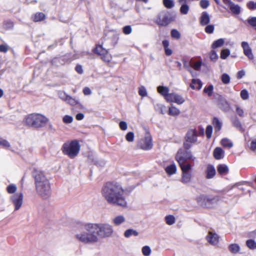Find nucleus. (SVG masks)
<instances>
[{"instance_id": "58836bf2", "label": "nucleus", "mask_w": 256, "mask_h": 256, "mask_svg": "<svg viewBox=\"0 0 256 256\" xmlns=\"http://www.w3.org/2000/svg\"><path fill=\"white\" fill-rule=\"evenodd\" d=\"M163 4L168 8H172L174 6V3L172 0H163Z\"/></svg>"}, {"instance_id": "4d7b16f0", "label": "nucleus", "mask_w": 256, "mask_h": 256, "mask_svg": "<svg viewBox=\"0 0 256 256\" xmlns=\"http://www.w3.org/2000/svg\"><path fill=\"white\" fill-rule=\"evenodd\" d=\"M120 128L122 130H126L128 128V124L126 122L122 121L119 124Z\"/></svg>"}, {"instance_id": "9b49d317", "label": "nucleus", "mask_w": 256, "mask_h": 256, "mask_svg": "<svg viewBox=\"0 0 256 256\" xmlns=\"http://www.w3.org/2000/svg\"><path fill=\"white\" fill-rule=\"evenodd\" d=\"M166 100L168 102H175L178 104H182L185 101L184 99L181 96L176 93L170 94V95L167 96Z\"/></svg>"}, {"instance_id": "3c124183", "label": "nucleus", "mask_w": 256, "mask_h": 256, "mask_svg": "<svg viewBox=\"0 0 256 256\" xmlns=\"http://www.w3.org/2000/svg\"><path fill=\"white\" fill-rule=\"evenodd\" d=\"M240 96L244 100H248V93L246 90H244L240 92Z\"/></svg>"}, {"instance_id": "c03bdc74", "label": "nucleus", "mask_w": 256, "mask_h": 256, "mask_svg": "<svg viewBox=\"0 0 256 256\" xmlns=\"http://www.w3.org/2000/svg\"><path fill=\"white\" fill-rule=\"evenodd\" d=\"M126 139L128 142H132L134 140V132H128L126 136Z\"/></svg>"}, {"instance_id": "a18cd8bd", "label": "nucleus", "mask_w": 256, "mask_h": 256, "mask_svg": "<svg viewBox=\"0 0 256 256\" xmlns=\"http://www.w3.org/2000/svg\"><path fill=\"white\" fill-rule=\"evenodd\" d=\"M16 186L14 184H10L7 187V192L9 194H13L16 190Z\"/></svg>"}, {"instance_id": "bb28decb", "label": "nucleus", "mask_w": 256, "mask_h": 256, "mask_svg": "<svg viewBox=\"0 0 256 256\" xmlns=\"http://www.w3.org/2000/svg\"><path fill=\"white\" fill-rule=\"evenodd\" d=\"M139 233L136 230L134 229L130 228L126 230L124 234V237L128 238L132 236H138Z\"/></svg>"}, {"instance_id": "13d9d810", "label": "nucleus", "mask_w": 256, "mask_h": 256, "mask_svg": "<svg viewBox=\"0 0 256 256\" xmlns=\"http://www.w3.org/2000/svg\"><path fill=\"white\" fill-rule=\"evenodd\" d=\"M4 26L6 29H11L14 26V24L12 22H6L4 23Z\"/></svg>"}, {"instance_id": "b1692460", "label": "nucleus", "mask_w": 256, "mask_h": 256, "mask_svg": "<svg viewBox=\"0 0 256 256\" xmlns=\"http://www.w3.org/2000/svg\"><path fill=\"white\" fill-rule=\"evenodd\" d=\"M214 156L216 159L220 160L224 156V151L220 148H216L214 151Z\"/></svg>"}, {"instance_id": "f3484780", "label": "nucleus", "mask_w": 256, "mask_h": 256, "mask_svg": "<svg viewBox=\"0 0 256 256\" xmlns=\"http://www.w3.org/2000/svg\"><path fill=\"white\" fill-rule=\"evenodd\" d=\"M170 22V19L166 14H161L158 16L156 20V23L162 26H166Z\"/></svg>"}, {"instance_id": "ea45409f", "label": "nucleus", "mask_w": 256, "mask_h": 256, "mask_svg": "<svg viewBox=\"0 0 256 256\" xmlns=\"http://www.w3.org/2000/svg\"><path fill=\"white\" fill-rule=\"evenodd\" d=\"M230 54V51L228 49L222 50L220 52V58L226 59Z\"/></svg>"}, {"instance_id": "69168bd1", "label": "nucleus", "mask_w": 256, "mask_h": 256, "mask_svg": "<svg viewBox=\"0 0 256 256\" xmlns=\"http://www.w3.org/2000/svg\"><path fill=\"white\" fill-rule=\"evenodd\" d=\"M0 145H2L5 148H9L10 146V143L4 140H0Z\"/></svg>"}, {"instance_id": "473e14b6", "label": "nucleus", "mask_w": 256, "mask_h": 256, "mask_svg": "<svg viewBox=\"0 0 256 256\" xmlns=\"http://www.w3.org/2000/svg\"><path fill=\"white\" fill-rule=\"evenodd\" d=\"M224 42V40L223 38H220L215 40L212 45V48H216L222 46Z\"/></svg>"}, {"instance_id": "c756f323", "label": "nucleus", "mask_w": 256, "mask_h": 256, "mask_svg": "<svg viewBox=\"0 0 256 256\" xmlns=\"http://www.w3.org/2000/svg\"><path fill=\"white\" fill-rule=\"evenodd\" d=\"M180 114L178 108L175 106H171L168 109V114L172 116H176Z\"/></svg>"}, {"instance_id": "864d4df0", "label": "nucleus", "mask_w": 256, "mask_h": 256, "mask_svg": "<svg viewBox=\"0 0 256 256\" xmlns=\"http://www.w3.org/2000/svg\"><path fill=\"white\" fill-rule=\"evenodd\" d=\"M214 30V26L212 24L208 25L205 28V32L208 34H212Z\"/></svg>"}, {"instance_id": "7c9ffc66", "label": "nucleus", "mask_w": 256, "mask_h": 256, "mask_svg": "<svg viewBox=\"0 0 256 256\" xmlns=\"http://www.w3.org/2000/svg\"><path fill=\"white\" fill-rule=\"evenodd\" d=\"M212 124L216 130H220L222 126V122H220L218 118H214L213 119Z\"/></svg>"}, {"instance_id": "e2e57ef3", "label": "nucleus", "mask_w": 256, "mask_h": 256, "mask_svg": "<svg viewBox=\"0 0 256 256\" xmlns=\"http://www.w3.org/2000/svg\"><path fill=\"white\" fill-rule=\"evenodd\" d=\"M236 114L240 116H244V111L242 108L239 107L238 106H236Z\"/></svg>"}, {"instance_id": "6e6552de", "label": "nucleus", "mask_w": 256, "mask_h": 256, "mask_svg": "<svg viewBox=\"0 0 256 256\" xmlns=\"http://www.w3.org/2000/svg\"><path fill=\"white\" fill-rule=\"evenodd\" d=\"M94 52L100 56L101 59L104 62H109L112 59V56L108 50L104 48L101 45L96 46Z\"/></svg>"}, {"instance_id": "09e8293b", "label": "nucleus", "mask_w": 256, "mask_h": 256, "mask_svg": "<svg viewBox=\"0 0 256 256\" xmlns=\"http://www.w3.org/2000/svg\"><path fill=\"white\" fill-rule=\"evenodd\" d=\"M212 132V127L210 126H208L206 127V137L208 138H210L211 137Z\"/></svg>"}, {"instance_id": "5701e85b", "label": "nucleus", "mask_w": 256, "mask_h": 256, "mask_svg": "<svg viewBox=\"0 0 256 256\" xmlns=\"http://www.w3.org/2000/svg\"><path fill=\"white\" fill-rule=\"evenodd\" d=\"M228 250L232 254H236L240 252V248L237 244H232L228 246Z\"/></svg>"}, {"instance_id": "052dcab7", "label": "nucleus", "mask_w": 256, "mask_h": 256, "mask_svg": "<svg viewBox=\"0 0 256 256\" xmlns=\"http://www.w3.org/2000/svg\"><path fill=\"white\" fill-rule=\"evenodd\" d=\"M59 96L60 99L66 102L69 96L66 94L65 92H61L60 93Z\"/></svg>"}, {"instance_id": "393cba45", "label": "nucleus", "mask_w": 256, "mask_h": 256, "mask_svg": "<svg viewBox=\"0 0 256 256\" xmlns=\"http://www.w3.org/2000/svg\"><path fill=\"white\" fill-rule=\"evenodd\" d=\"M202 84L200 80L192 79L190 86L194 90H200L202 87Z\"/></svg>"}, {"instance_id": "de8ad7c7", "label": "nucleus", "mask_w": 256, "mask_h": 256, "mask_svg": "<svg viewBox=\"0 0 256 256\" xmlns=\"http://www.w3.org/2000/svg\"><path fill=\"white\" fill-rule=\"evenodd\" d=\"M200 4L202 8H206L210 5L209 1L208 0H201Z\"/></svg>"}, {"instance_id": "e433bc0d", "label": "nucleus", "mask_w": 256, "mask_h": 256, "mask_svg": "<svg viewBox=\"0 0 256 256\" xmlns=\"http://www.w3.org/2000/svg\"><path fill=\"white\" fill-rule=\"evenodd\" d=\"M66 102L72 106H74L79 104L78 100L70 96H68Z\"/></svg>"}, {"instance_id": "20e7f679", "label": "nucleus", "mask_w": 256, "mask_h": 256, "mask_svg": "<svg viewBox=\"0 0 256 256\" xmlns=\"http://www.w3.org/2000/svg\"><path fill=\"white\" fill-rule=\"evenodd\" d=\"M25 123L30 126L40 128L44 126L48 122L45 116L39 114H32L28 115L24 119Z\"/></svg>"}, {"instance_id": "603ef678", "label": "nucleus", "mask_w": 256, "mask_h": 256, "mask_svg": "<svg viewBox=\"0 0 256 256\" xmlns=\"http://www.w3.org/2000/svg\"><path fill=\"white\" fill-rule=\"evenodd\" d=\"M210 57L211 60L216 61L218 58V56L215 51L212 50L210 54Z\"/></svg>"}, {"instance_id": "bf43d9fd", "label": "nucleus", "mask_w": 256, "mask_h": 256, "mask_svg": "<svg viewBox=\"0 0 256 256\" xmlns=\"http://www.w3.org/2000/svg\"><path fill=\"white\" fill-rule=\"evenodd\" d=\"M8 50V46L6 44L0 45V52L6 53Z\"/></svg>"}, {"instance_id": "72a5a7b5", "label": "nucleus", "mask_w": 256, "mask_h": 256, "mask_svg": "<svg viewBox=\"0 0 256 256\" xmlns=\"http://www.w3.org/2000/svg\"><path fill=\"white\" fill-rule=\"evenodd\" d=\"M142 252L144 256H150L152 252V250L149 246H144L142 248Z\"/></svg>"}, {"instance_id": "680f3d73", "label": "nucleus", "mask_w": 256, "mask_h": 256, "mask_svg": "<svg viewBox=\"0 0 256 256\" xmlns=\"http://www.w3.org/2000/svg\"><path fill=\"white\" fill-rule=\"evenodd\" d=\"M248 23L252 26H256V17H252L248 20Z\"/></svg>"}, {"instance_id": "2eb2a0df", "label": "nucleus", "mask_w": 256, "mask_h": 256, "mask_svg": "<svg viewBox=\"0 0 256 256\" xmlns=\"http://www.w3.org/2000/svg\"><path fill=\"white\" fill-rule=\"evenodd\" d=\"M126 222L125 216L122 214L116 215L112 218V224L116 226H118Z\"/></svg>"}, {"instance_id": "c9c22d12", "label": "nucleus", "mask_w": 256, "mask_h": 256, "mask_svg": "<svg viewBox=\"0 0 256 256\" xmlns=\"http://www.w3.org/2000/svg\"><path fill=\"white\" fill-rule=\"evenodd\" d=\"M246 244L249 248L251 250L256 249V242L254 240H246Z\"/></svg>"}, {"instance_id": "423d86ee", "label": "nucleus", "mask_w": 256, "mask_h": 256, "mask_svg": "<svg viewBox=\"0 0 256 256\" xmlns=\"http://www.w3.org/2000/svg\"><path fill=\"white\" fill-rule=\"evenodd\" d=\"M175 158L178 162L180 167H182L190 164V163H187L186 162V160H194L195 158L193 156L191 152L180 149L178 151Z\"/></svg>"}, {"instance_id": "412c9836", "label": "nucleus", "mask_w": 256, "mask_h": 256, "mask_svg": "<svg viewBox=\"0 0 256 256\" xmlns=\"http://www.w3.org/2000/svg\"><path fill=\"white\" fill-rule=\"evenodd\" d=\"M157 90L158 93H160L162 96L164 97L166 100V98L170 95L169 88L164 86H158L157 88Z\"/></svg>"}, {"instance_id": "f03ea898", "label": "nucleus", "mask_w": 256, "mask_h": 256, "mask_svg": "<svg viewBox=\"0 0 256 256\" xmlns=\"http://www.w3.org/2000/svg\"><path fill=\"white\" fill-rule=\"evenodd\" d=\"M102 194L107 202L112 206L122 208L127 206L124 190L118 184L106 183L102 188Z\"/></svg>"}, {"instance_id": "9d476101", "label": "nucleus", "mask_w": 256, "mask_h": 256, "mask_svg": "<svg viewBox=\"0 0 256 256\" xmlns=\"http://www.w3.org/2000/svg\"><path fill=\"white\" fill-rule=\"evenodd\" d=\"M24 196L22 192H18L12 196L10 200L14 206V210H18L22 207L23 204Z\"/></svg>"}, {"instance_id": "0eeeda50", "label": "nucleus", "mask_w": 256, "mask_h": 256, "mask_svg": "<svg viewBox=\"0 0 256 256\" xmlns=\"http://www.w3.org/2000/svg\"><path fill=\"white\" fill-rule=\"evenodd\" d=\"M182 170L180 182L184 184H188L192 180V174L190 172L192 166L191 164L180 167Z\"/></svg>"}, {"instance_id": "f257e3e1", "label": "nucleus", "mask_w": 256, "mask_h": 256, "mask_svg": "<svg viewBox=\"0 0 256 256\" xmlns=\"http://www.w3.org/2000/svg\"><path fill=\"white\" fill-rule=\"evenodd\" d=\"M113 226L108 222H80L74 230V238L84 244H94L114 236Z\"/></svg>"}, {"instance_id": "79ce46f5", "label": "nucleus", "mask_w": 256, "mask_h": 256, "mask_svg": "<svg viewBox=\"0 0 256 256\" xmlns=\"http://www.w3.org/2000/svg\"><path fill=\"white\" fill-rule=\"evenodd\" d=\"M62 120L65 124H70L73 121V118L69 115H66L63 117Z\"/></svg>"}, {"instance_id": "a19ab883", "label": "nucleus", "mask_w": 256, "mask_h": 256, "mask_svg": "<svg viewBox=\"0 0 256 256\" xmlns=\"http://www.w3.org/2000/svg\"><path fill=\"white\" fill-rule=\"evenodd\" d=\"M171 36L176 40L179 39L180 38V32L174 29L171 31Z\"/></svg>"}, {"instance_id": "774afa93", "label": "nucleus", "mask_w": 256, "mask_h": 256, "mask_svg": "<svg viewBox=\"0 0 256 256\" xmlns=\"http://www.w3.org/2000/svg\"><path fill=\"white\" fill-rule=\"evenodd\" d=\"M83 92L85 95H90L91 94L92 92L88 88L86 87L83 90Z\"/></svg>"}, {"instance_id": "37998d69", "label": "nucleus", "mask_w": 256, "mask_h": 256, "mask_svg": "<svg viewBox=\"0 0 256 256\" xmlns=\"http://www.w3.org/2000/svg\"><path fill=\"white\" fill-rule=\"evenodd\" d=\"M213 88V86L212 85H210L208 87L205 88L204 90V91L208 96H210L212 94Z\"/></svg>"}, {"instance_id": "0e129e2a", "label": "nucleus", "mask_w": 256, "mask_h": 256, "mask_svg": "<svg viewBox=\"0 0 256 256\" xmlns=\"http://www.w3.org/2000/svg\"><path fill=\"white\" fill-rule=\"evenodd\" d=\"M247 6L250 10L256 9V2H254L252 1L248 3Z\"/></svg>"}, {"instance_id": "4be33fe9", "label": "nucleus", "mask_w": 256, "mask_h": 256, "mask_svg": "<svg viewBox=\"0 0 256 256\" xmlns=\"http://www.w3.org/2000/svg\"><path fill=\"white\" fill-rule=\"evenodd\" d=\"M165 171L166 173L169 176L175 174L177 171V168L176 164H172L169 166H168L165 168Z\"/></svg>"}, {"instance_id": "6ab92c4d", "label": "nucleus", "mask_w": 256, "mask_h": 256, "mask_svg": "<svg viewBox=\"0 0 256 256\" xmlns=\"http://www.w3.org/2000/svg\"><path fill=\"white\" fill-rule=\"evenodd\" d=\"M206 178L208 179L212 178L216 174V170L212 165H208L206 170Z\"/></svg>"}, {"instance_id": "f8f14e48", "label": "nucleus", "mask_w": 256, "mask_h": 256, "mask_svg": "<svg viewBox=\"0 0 256 256\" xmlns=\"http://www.w3.org/2000/svg\"><path fill=\"white\" fill-rule=\"evenodd\" d=\"M206 240L210 244L216 246L218 243L219 236L216 234L209 232L206 236Z\"/></svg>"}, {"instance_id": "a211bd4d", "label": "nucleus", "mask_w": 256, "mask_h": 256, "mask_svg": "<svg viewBox=\"0 0 256 256\" xmlns=\"http://www.w3.org/2000/svg\"><path fill=\"white\" fill-rule=\"evenodd\" d=\"M212 200V199L206 196L200 195L196 198V202L201 206H206L208 202Z\"/></svg>"}, {"instance_id": "1a4fd4ad", "label": "nucleus", "mask_w": 256, "mask_h": 256, "mask_svg": "<svg viewBox=\"0 0 256 256\" xmlns=\"http://www.w3.org/2000/svg\"><path fill=\"white\" fill-rule=\"evenodd\" d=\"M152 138L148 132H146L144 138L138 142V146L142 150H148L152 148Z\"/></svg>"}, {"instance_id": "dca6fc26", "label": "nucleus", "mask_w": 256, "mask_h": 256, "mask_svg": "<svg viewBox=\"0 0 256 256\" xmlns=\"http://www.w3.org/2000/svg\"><path fill=\"white\" fill-rule=\"evenodd\" d=\"M192 0H178V2L181 4L180 12L183 14H186L189 10V6L188 4L190 3Z\"/></svg>"}, {"instance_id": "39448f33", "label": "nucleus", "mask_w": 256, "mask_h": 256, "mask_svg": "<svg viewBox=\"0 0 256 256\" xmlns=\"http://www.w3.org/2000/svg\"><path fill=\"white\" fill-rule=\"evenodd\" d=\"M62 152L70 158L76 156L80 150V145L78 141L73 140L64 144L62 148Z\"/></svg>"}, {"instance_id": "7ed1b4c3", "label": "nucleus", "mask_w": 256, "mask_h": 256, "mask_svg": "<svg viewBox=\"0 0 256 256\" xmlns=\"http://www.w3.org/2000/svg\"><path fill=\"white\" fill-rule=\"evenodd\" d=\"M34 177L36 192L44 198L49 197L51 193L50 184L46 174L42 171L35 170Z\"/></svg>"}, {"instance_id": "6e6d98bb", "label": "nucleus", "mask_w": 256, "mask_h": 256, "mask_svg": "<svg viewBox=\"0 0 256 256\" xmlns=\"http://www.w3.org/2000/svg\"><path fill=\"white\" fill-rule=\"evenodd\" d=\"M250 148L252 151H255L256 150V140H252L250 145Z\"/></svg>"}, {"instance_id": "ddd939ff", "label": "nucleus", "mask_w": 256, "mask_h": 256, "mask_svg": "<svg viewBox=\"0 0 256 256\" xmlns=\"http://www.w3.org/2000/svg\"><path fill=\"white\" fill-rule=\"evenodd\" d=\"M241 46L243 48L244 55L246 56L249 60H253L254 55L248 44L246 42H242L241 44Z\"/></svg>"}, {"instance_id": "8fccbe9b", "label": "nucleus", "mask_w": 256, "mask_h": 256, "mask_svg": "<svg viewBox=\"0 0 256 256\" xmlns=\"http://www.w3.org/2000/svg\"><path fill=\"white\" fill-rule=\"evenodd\" d=\"M138 94L142 97L146 96L147 92L146 88L143 86H140L139 88Z\"/></svg>"}, {"instance_id": "f704fd0d", "label": "nucleus", "mask_w": 256, "mask_h": 256, "mask_svg": "<svg viewBox=\"0 0 256 256\" xmlns=\"http://www.w3.org/2000/svg\"><path fill=\"white\" fill-rule=\"evenodd\" d=\"M45 18V15L42 12H38L36 13L34 17V20L35 22H40L41 20H42Z\"/></svg>"}, {"instance_id": "cd10ccee", "label": "nucleus", "mask_w": 256, "mask_h": 256, "mask_svg": "<svg viewBox=\"0 0 256 256\" xmlns=\"http://www.w3.org/2000/svg\"><path fill=\"white\" fill-rule=\"evenodd\" d=\"M232 124L233 126L238 130L241 132H244V129L243 128L242 126L238 120L237 118L234 119L232 121Z\"/></svg>"}, {"instance_id": "5fc2aeb1", "label": "nucleus", "mask_w": 256, "mask_h": 256, "mask_svg": "<svg viewBox=\"0 0 256 256\" xmlns=\"http://www.w3.org/2000/svg\"><path fill=\"white\" fill-rule=\"evenodd\" d=\"M132 31V28L130 26H126L123 28V32L126 34H130Z\"/></svg>"}, {"instance_id": "4468645a", "label": "nucleus", "mask_w": 256, "mask_h": 256, "mask_svg": "<svg viewBox=\"0 0 256 256\" xmlns=\"http://www.w3.org/2000/svg\"><path fill=\"white\" fill-rule=\"evenodd\" d=\"M197 140V132L195 128L190 129L186 134V142L194 143Z\"/></svg>"}, {"instance_id": "c85d7f7f", "label": "nucleus", "mask_w": 256, "mask_h": 256, "mask_svg": "<svg viewBox=\"0 0 256 256\" xmlns=\"http://www.w3.org/2000/svg\"><path fill=\"white\" fill-rule=\"evenodd\" d=\"M222 145L226 148H231L233 146L232 142L228 138H224L221 140Z\"/></svg>"}, {"instance_id": "4c0bfd02", "label": "nucleus", "mask_w": 256, "mask_h": 256, "mask_svg": "<svg viewBox=\"0 0 256 256\" xmlns=\"http://www.w3.org/2000/svg\"><path fill=\"white\" fill-rule=\"evenodd\" d=\"M165 219L166 223L168 225H172L175 222V218L172 215L166 216Z\"/></svg>"}, {"instance_id": "49530a36", "label": "nucleus", "mask_w": 256, "mask_h": 256, "mask_svg": "<svg viewBox=\"0 0 256 256\" xmlns=\"http://www.w3.org/2000/svg\"><path fill=\"white\" fill-rule=\"evenodd\" d=\"M230 78L229 76L226 74H224L222 76V81L224 84H228L230 82Z\"/></svg>"}, {"instance_id": "2f4dec72", "label": "nucleus", "mask_w": 256, "mask_h": 256, "mask_svg": "<svg viewBox=\"0 0 256 256\" xmlns=\"http://www.w3.org/2000/svg\"><path fill=\"white\" fill-rule=\"evenodd\" d=\"M218 171L220 174H226L228 172V167L224 164H220L218 166Z\"/></svg>"}, {"instance_id": "338daca9", "label": "nucleus", "mask_w": 256, "mask_h": 256, "mask_svg": "<svg viewBox=\"0 0 256 256\" xmlns=\"http://www.w3.org/2000/svg\"><path fill=\"white\" fill-rule=\"evenodd\" d=\"M202 64V62L200 61L196 62L195 63H194V64L192 66V68L195 70H198L201 66Z\"/></svg>"}, {"instance_id": "aec40b11", "label": "nucleus", "mask_w": 256, "mask_h": 256, "mask_svg": "<svg viewBox=\"0 0 256 256\" xmlns=\"http://www.w3.org/2000/svg\"><path fill=\"white\" fill-rule=\"evenodd\" d=\"M210 21V16L206 12H204L201 14L200 18V23L202 26L208 24Z\"/></svg>"}, {"instance_id": "a878e982", "label": "nucleus", "mask_w": 256, "mask_h": 256, "mask_svg": "<svg viewBox=\"0 0 256 256\" xmlns=\"http://www.w3.org/2000/svg\"><path fill=\"white\" fill-rule=\"evenodd\" d=\"M228 7L233 14H238L240 12V6L238 4H234L232 2L230 4Z\"/></svg>"}]
</instances>
